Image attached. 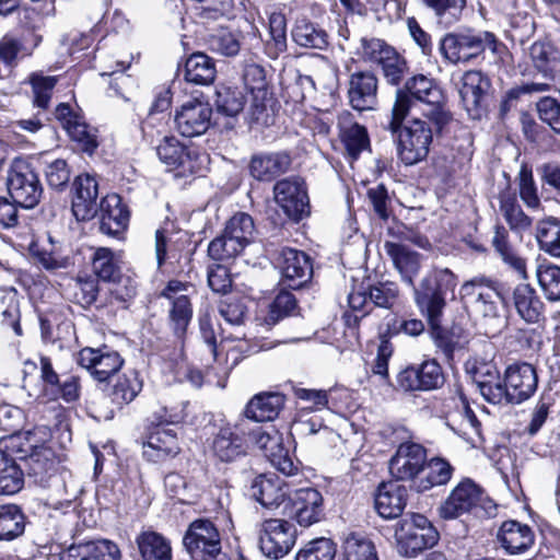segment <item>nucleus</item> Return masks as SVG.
<instances>
[{
    "instance_id": "nucleus-1",
    "label": "nucleus",
    "mask_w": 560,
    "mask_h": 560,
    "mask_svg": "<svg viewBox=\"0 0 560 560\" xmlns=\"http://www.w3.org/2000/svg\"><path fill=\"white\" fill-rule=\"evenodd\" d=\"M415 109L420 110L432 121L436 131H441L452 118L445 107L442 90L432 79L423 74L412 77L407 80L404 89L397 90L389 128L397 131L399 124Z\"/></svg>"
},
{
    "instance_id": "nucleus-2",
    "label": "nucleus",
    "mask_w": 560,
    "mask_h": 560,
    "mask_svg": "<svg viewBox=\"0 0 560 560\" xmlns=\"http://www.w3.org/2000/svg\"><path fill=\"white\" fill-rule=\"evenodd\" d=\"M504 48L493 33L470 28L446 33L439 42L440 54L452 65L472 62L486 50L499 56Z\"/></svg>"
},
{
    "instance_id": "nucleus-3",
    "label": "nucleus",
    "mask_w": 560,
    "mask_h": 560,
    "mask_svg": "<svg viewBox=\"0 0 560 560\" xmlns=\"http://www.w3.org/2000/svg\"><path fill=\"white\" fill-rule=\"evenodd\" d=\"M495 510L494 502L470 479L460 481L438 509L443 520H455L468 513L491 516Z\"/></svg>"
},
{
    "instance_id": "nucleus-4",
    "label": "nucleus",
    "mask_w": 560,
    "mask_h": 560,
    "mask_svg": "<svg viewBox=\"0 0 560 560\" xmlns=\"http://www.w3.org/2000/svg\"><path fill=\"white\" fill-rule=\"evenodd\" d=\"M459 293L476 316L487 322L501 318L503 296L498 281L477 276L465 281Z\"/></svg>"
},
{
    "instance_id": "nucleus-5",
    "label": "nucleus",
    "mask_w": 560,
    "mask_h": 560,
    "mask_svg": "<svg viewBox=\"0 0 560 560\" xmlns=\"http://www.w3.org/2000/svg\"><path fill=\"white\" fill-rule=\"evenodd\" d=\"M185 417L184 408L176 412L162 408L161 412L154 415L153 422H156V427L148 434L145 442H143V456L149 462L159 463L179 453L180 447L177 432L163 424L179 423Z\"/></svg>"
},
{
    "instance_id": "nucleus-6",
    "label": "nucleus",
    "mask_w": 560,
    "mask_h": 560,
    "mask_svg": "<svg viewBox=\"0 0 560 560\" xmlns=\"http://www.w3.org/2000/svg\"><path fill=\"white\" fill-rule=\"evenodd\" d=\"M255 224L244 212L234 214L225 224L222 234L212 240L208 254L214 260H225L238 256L254 241Z\"/></svg>"
},
{
    "instance_id": "nucleus-7",
    "label": "nucleus",
    "mask_w": 560,
    "mask_h": 560,
    "mask_svg": "<svg viewBox=\"0 0 560 560\" xmlns=\"http://www.w3.org/2000/svg\"><path fill=\"white\" fill-rule=\"evenodd\" d=\"M457 285V277L447 268L434 269L415 288V299L418 307L428 319L434 322L442 315L446 305V293L453 292Z\"/></svg>"
},
{
    "instance_id": "nucleus-8",
    "label": "nucleus",
    "mask_w": 560,
    "mask_h": 560,
    "mask_svg": "<svg viewBox=\"0 0 560 560\" xmlns=\"http://www.w3.org/2000/svg\"><path fill=\"white\" fill-rule=\"evenodd\" d=\"M183 544L194 560H229L222 551L220 532L210 520L199 518L190 523Z\"/></svg>"
},
{
    "instance_id": "nucleus-9",
    "label": "nucleus",
    "mask_w": 560,
    "mask_h": 560,
    "mask_svg": "<svg viewBox=\"0 0 560 560\" xmlns=\"http://www.w3.org/2000/svg\"><path fill=\"white\" fill-rule=\"evenodd\" d=\"M401 124L397 131H393L389 127L388 129L396 137L397 153L401 162L406 165H413L427 158L433 131L428 122L420 118L411 119L404 128H401Z\"/></svg>"
},
{
    "instance_id": "nucleus-10",
    "label": "nucleus",
    "mask_w": 560,
    "mask_h": 560,
    "mask_svg": "<svg viewBox=\"0 0 560 560\" xmlns=\"http://www.w3.org/2000/svg\"><path fill=\"white\" fill-rule=\"evenodd\" d=\"M11 199L23 208H34L40 200L43 187L38 175L30 163L16 159L11 164L7 177Z\"/></svg>"
},
{
    "instance_id": "nucleus-11",
    "label": "nucleus",
    "mask_w": 560,
    "mask_h": 560,
    "mask_svg": "<svg viewBox=\"0 0 560 560\" xmlns=\"http://www.w3.org/2000/svg\"><path fill=\"white\" fill-rule=\"evenodd\" d=\"M296 540L294 526L280 518L265 520L259 529V548L261 552L272 559L284 557L293 548Z\"/></svg>"
},
{
    "instance_id": "nucleus-12",
    "label": "nucleus",
    "mask_w": 560,
    "mask_h": 560,
    "mask_svg": "<svg viewBox=\"0 0 560 560\" xmlns=\"http://www.w3.org/2000/svg\"><path fill=\"white\" fill-rule=\"evenodd\" d=\"M276 203L288 218L299 221L310 213V202L305 183L292 176L276 183L273 187Z\"/></svg>"
},
{
    "instance_id": "nucleus-13",
    "label": "nucleus",
    "mask_w": 560,
    "mask_h": 560,
    "mask_svg": "<svg viewBox=\"0 0 560 560\" xmlns=\"http://www.w3.org/2000/svg\"><path fill=\"white\" fill-rule=\"evenodd\" d=\"M489 79L481 71H466L459 82L458 92L463 106L472 119H479L487 107Z\"/></svg>"
},
{
    "instance_id": "nucleus-14",
    "label": "nucleus",
    "mask_w": 560,
    "mask_h": 560,
    "mask_svg": "<svg viewBox=\"0 0 560 560\" xmlns=\"http://www.w3.org/2000/svg\"><path fill=\"white\" fill-rule=\"evenodd\" d=\"M211 117L212 108L208 102L190 100L176 110L175 128L183 137H198L209 129Z\"/></svg>"
},
{
    "instance_id": "nucleus-15",
    "label": "nucleus",
    "mask_w": 560,
    "mask_h": 560,
    "mask_svg": "<svg viewBox=\"0 0 560 560\" xmlns=\"http://www.w3.org/2000/svg\"><path fill=\"white\" fill-rule=\"evenodd\" d=\"M443 382L442 369L435 360L424 361L420 365H410L397 375L398 388L406 393L432 390L439 388Z\"/></svg>"
},
{
    "instance_id": "nucleus-16",
    "label": "nucleus",
    "mask_w": 560,
    "mask_h": 560,
    "mask_svg": "<svg viewBox=\"0 0 560 560\" xmlns=\"http://www.w3.org/2000/svg\"><path fill=\"white\" fill-rule=\"evenodd\" d=\"M425 460L427 451L422 445L413 442L402 443L389 460V472L396 480H410L415 483Z\"/></svg>"
},
{
    "instance_id": "nucleus-17",
    "label": "nucleus",
    "mask_w": 560,
    "mask_h": 560,
    "mask_svg": "<svg viewBox=\"0 0 560 560\" xmlns=\"http://www.w3.org/2000/svg\"><path fill=\"white\" fill-rule=\"evenodd\" d=\"M277 266L282 275V284L289 289H300L312 277L310 257L294 248H282L277 257Z\"/></svg>"
},
{
    "instance_id": "nucleus-18",
    "label": "nucleus",
    "mask_w": 560,
    "mask_h": 560,
    "mask_svg": "<svg viewBox=\"0 0 560 560\" xmlns=\"http://www.w3.org/2000/svg\"><path fill=\"white\" fill-rule=\"evenodd\" d=\"M189 285L178 280H171L161 295L170 300V323L177 338H183L192 317V307L187 295Z\"/></svg>"
},
{
    "instance_id": "nucleus-19",
    "label": "nucleus",
    "mask_w": 560,
    "mask_h": 560,
    "mask_svg": "<svg viewBox=\"0 0 560 560\" xmlns=\"http://www.w3.org/2000/svg\"><path fill=\"white\" fill-rule=\"evenodd\" d=\"M124 360L118 352L107 347L93 349L84 348L78 354V364L86 369L100 382L106 381L122 365Z\"/></svg>"
},
{
    "instance_id": "nucleus-20",
    "label": "nucleus",
    "mask_w": 560,
    "mask_h": 560,
    "mask_svg": "<svg viewBox=\"0 0 560 560\" xmlns=\"http://www.w3.org/2000/svg\"><path fill=\"white\" fill-rule=\"evenodd\" d=\"M290 516L303 527L320 522L324 517V499L322 493L314 488L296 490L291 499Z\"/></svg>"
},
{
    "instance_id": "nucleus-21",
    "label": "nucleus",
    "mask_w": 560,
    "mask_h": 560,
    "mask_svg": "<svg viewBox=\"0 0 560 560\" xmlns=\"http://www.w3.org/2000/svg\"><path fill=\"white\" fill-rule=\"evenodd\" d=\"M292 165V156L287 151H264L252 155L248 171L259 182H271L287 173Z\"/></svg>"
},
{
    "instance_id": "nucleus-22",
    "label": "nucleus",
    "mask_w": 560,
    "mask_h": 560,
    "mask_svg": "<svg viewBox=\"0 0 560 560\" xmlns=\"http://www.w3.org/2000/svg\"><path fill=\"white\" fill-rule=\"evenodd\" d=\"M156 154L170 170H178L183 175L194 174L199 170L196 152L175 137H164L156 147Z\"/></svg>"
},
{
    "instance_id": "nucleus-23",
    "label": "nucleus",
    "mask_w": 560,
    "mask_h": 560,
    "mask_svg": "<svg viewBox=\"0 0 560 560\" xmlns=\"http://www.w3.org/2000/svg\"><path fill=\"white\" fill-rule=\"evenodd\" d=\"M55 114L69 137L78 142L84 152L92 153L97 148L96 129L89 126L83 117L72 113L68 104H59Z\"/></svg>"
},
{
    "instance_id": "nucleus-24",
    "label": "nucleus",
    "mask_w": 560,
    "mask_h": 560,
    "mask_svg": "<svg viewBox=\"0 0 560 560\" xmlns=\"http://www.w3.org/2000/svg\"><path fill=\"white\" fill-rule=\"evenodd\" d=\"M505 382L511 404H522L530 398L537 389L538 377L529 363H517L505 370Z\"/></svg>"
},
{
    "instance_id": "nucleus-25",
    "label": "nucleus",
    "mask_w": 560,
    "mask_h": 560,
    "mask_svg": "<svg viewBox=\"0 0 560 560\" xmlns=\"http://www.w3.org/2000/svg\"><path fill=\"white\" fill-rule=\"evenodd\" d=\"M72 213L78 221H88L95 217L100 205L97 203L98 185L96 179L89 175H80L73 183Z\"/></svg>"
},
{
    "instance_id": "nucleus-26",
    "label": "nucleus",
    "mask_w": 560,
    "mask_h": 560,
    "mask_svg": "<svg viewBox=\"0 0 560 560\" xmlns=\"http://www.w3.org/2000/svg\"><path fill=\"white\" fill-rule=\"evenodd\" d=\"M255 442L277 470L285 476H293L298 472L299 467L291 458L289 451L284 448L279 432L258 431L255 434Z\"/></svg>"
},
{
    "instance_id": "nucleus-27",
    "label": "nucleus",
    "mask_w": 560,
    "mask_h": 560,
    "mask_svg": "<svg viewBox=\"0 0 560 560\" xmlns=\"http://www.w3.org/2000/svg\"><path fill=\"white\" fill-rule=\"evenodd\" d=\"M376 75L371 71H357L352 73L348 82V97L351 106L357 110L374 108L377 102Z\"/></svg>"
},
{
    "instance_id": "nucleus-28",
    "label": "nucleus",
    "mask_w": 560,
    "mask_h": 560,
    "mask_svg": "<svg viewBox=\"0 0 560 560\" xmlns=\"http://www.w3.org/2000/svg\"><path fill=\"white\" fill-rule=\"evenodd\" d=\"M500 546L506 553L515 556L529 550L535 542L533 529L517 521H505L497 534Z\"/></svg>"
},
{
    "instance_id": "nucleus-29",
    "label": "nucleus",
    "mask_w": 560,
    "mask_h": 560,
    "mask_svg": "<svg viewBox=\"0 0 560 560\" xmlns=\"http://www.w3.org/2000/svg\"><path fill=\"white\" fill-rule=\"evenodd\" d=\"M397 550L408 558L416 557L423 549L433 547L439 539V534L433 527L419 528L401 526L396 532Z\"/></svg>"
},
{
    "instance_id": "nucleus-30",
    "label": "nucleus",
    "mask_w": 560,
    "mask_h": 560,
    "mask_svg": "<svg viewBox=\"0 0 560 560\" xmlns=\"http://www.w3.org/2000/svg\"><path fill=\"white\" fill-rule=\"evenodd\" d=\"M98 210L101 212L100 229L104 234L117 236L127 228L129 212L120 196L107 195L102 199Z\"/></svg>"
},
{
    "instance_id": "nucleus-31",
    "label": "nucleus",
    "mask_w": 560,
    "mask_h": 560,
    "mask_svg": "<svg viewBox=\"0 0 560 560\" xmlns=\"http://www.w3.org/2000/svg\"><path fill=\"white\" fill-rule=\"evenodd\" d=\"M384 250L390 257L402 280L415 289L413 280L421 267L420 255L411 250L405 243L395 241H386Z\"/></svg>"
},
{
    "instance_id": "nucleus-32",
    "label": "nucleus",
    "mask_w": 560,
    "mask_h": 560,
    "mask_svg": "<svg viewBox=\"0 0 560 560\" xmlns=\"http://www.w3.org/2000/svg\"><path fill=\"white\" fill-rule=\"evenodd\" d=\"M118 546L106 539L72 545L60 553L59 560H119Z\"/></svg>"
},
{
    "instance_id": "nucleus-33",
    "label": "nucleus",
    "mask_w": 560,
    "mask_h": 560,
    "mask_svg": "<svg viewBox=\"0 0 560 560\" xmlns=\"http://www.w3.org/2000/svg\"><path fill=\"white\" fill-rule=\"evenodd\" d=\"M407 503V489L395 481L378 486L374 504L377 513L384 518L401 515Z\"/></svg>"
},
{
    "instance_id": "nucleus-34",
    "label": "nucleus",
    "mask_w": 560,
    "mask_h": 560,
    "mask_svg": "<svg viewBox=\"0 0 560 560\" xmlns=\"http://www.w3.org/2000/svg\"><path fill=\"white\" fill-rule=\"evenodd\" d=\"M337 127L346 151L352 159H358L360 153L369 148L370 142L365 128L355 122L351 113L347 110L338 115Z\"/></svg>"
},
{
    "instance_id": "nucleus-35",
    "label": "nucleus",
    "mask_w": 560,
    "mask_h": 560,
    "mask_svg": "<svg viewBox=\"0 0 560 560\" xmlns=\"http://www.w3.org/2000/svg\"><path fill=\"white\" fill-rule=\"evenodd\" d=\"M285 397L280 393H259L246 405L245 415L257 422L275 420L284 407Z\"/></svg>"
},
{
    "instance_id": "nucleus-36",
    "label": "nucleus",
    "mask_w": 560,
    "mask_h": 560,
    "mask_svg": "<svg viewBox=\"0 0 560 560\" xmlns=\"http://www.w3.org/2000/svg\"><path fill=\"white\" fill-rule=\"evenodd\" d=\"M252 497L265 508H277L287 498L288 491L278 477L260 475L250 487Z\"/></svg>"
},
{
    "instance_id": "nucleus-37",
    "label": "nucleus",
    "mask_w": 560,
    "mask_h": 560,
    "mask_svg": "<svg viewBox=\"0 0 560 560\" xmlns=\"http://www.w3.org/2000/svg\"><path fill=\"white\" fill-rule=\"evenodd\" d=\"M534 69L545 79H553L560 73V51L550 43L536 42L528 50Z\"/></svg>"
},
{
    "instance_id": "nucleus-38",
    "label": "nucleus",
    "mask_w": 560,
    "mask_h": 560,
    "mask_svg": "<svg viewBox=\"0 0 560 560\" xmlns=\"http://www.w3.org/2000/svg\"><path fill=\"white\" fill-rule=\"evenodd\" d=\"M492 245L504 265L508 266L518 279H527L526 260L511 245L509 233L504 226L495 228Z\"/></svg>"
},
{
    "instance_id": "nucleus-39",
    "label": "nucleus",
    "mask_w": 560,
    "mask_h": 560,
    "mask_svg": "<svg viewBox=\"0 0 560 560\" xmlns=\"http://www.w3.org/2000/svg\"><path fill=\"white\" fill-rule=\"evenodd\" d=\"M452 474L453 467L444 458L434 457L425 460L419 478L415 481V489L424 492L433 487L446 485Z\"/></svg>"
},
{
    "instance_id": "nucleus-40",
    "label": "nucleus",
    "mask_w": 560,
    "mask_h": 560,
    "mask_svg": "<svg viewBox=\"0 0 560 560\" xmlns=\"http://www.w3.org/2000/svg\"><path fill=\"white\" fill-rule=\"evenodd\" d=\"M217 75L214 60L203 52L190 55L185 62V80L197 85L213 83Z\"/></svg>"
},
{
    "instance_id": "nucleus-41",
    "label": "nucleus",
    "mask_w": 560,
    "mask_h": 560,
    "mask_svg": "<svg viewBox=\"0 0 560 560\" xmlns=\"http://www.w3.org/2000/svg\"><path fill=\"white\" fill-rule=\"evenodd\" d=\"M42 37L34 35L32 44L26 38L5 35L0 39V59L8 67H15L20 59L32 56Z\"/></svg>"
},
{
    "instance_id": "nucleus-42",
    "label": "nucleus",
    "mask_w": 560,
    "mask_h": 560,
    "mask_svg": "<svg viewBox=\"0 0 560 560\" xmlns=\"http://www.w3.org/2000/svg\"><path fill=\"white\" fill-rule=\"evenodd\" d=\"M136 542L143 560H172L170 541L156 532L144 530L140 533Z\"/></svg>"
},
{
    "instance_id": "nucleus-43",
    "label": "nucleus",
    "mask_w": 560,
    "mask_h": 560,
    "mask_svg": "<svg viewBox=\"0 0 560 560\" xmlns=\"http://www.w3.org/2000/svg\"><path fill=\"white\" fill-rule=\"evenodd\" d=\"M513 300L518 315L529 324L537 323L542 315V303L535 290L528 284L514 289Z\"/></svg>"
},
{
    "instance_id": "nucleus-44",
    "label": "nucleus",
    "mask_w": 560,
    "mask_h": 560,
    "mask_svg": "<svg viewBox=\"0 0 560 560\" xmlns=\"http://www.w3.org/2000/svg\"><path fill=\"white\" fill-rule=\"evenodd\" d=\"M24 486V472L10 455L0 451V494L12 495Z\"/></svg>"
},
{
    "instance_id": "nucleus-45",
    "label": "nucleus",
    "mask_w": 560,
    "mask_h": 560,
    "mask_svg": "<svg viewBox=\"0 0 560 560\" xmlns=\"http://www.w3.org/2000/svg\"><path fill=\"white\" fill-rule=\"evenodd\" d=\"M499 201L500 212L511 230L523 232L532 225V219L524 213L513 192L510 190L502 191Z\"/></svg>"
},
{
    "instance_id": "nucleus-46",
    "label": "nucleus",
    "mask_w": 560,
    "mask_h": 560,
    "mask_svg": "<svg viewBox=\"0 0 560 560\" xmlns=\"http://www.w3.org/2000/svg\"><path fill=\"white\" fill-rule=\"evenodd\" d=\"M213 451L223 462H231L245 453V440L230 428H222L213 441Z\"/></svg>"
},
{
    "instance_id": "nucleus-47",
    "label": "nucleus",
    "mask_w": 560,
    "mask_h": 560,
    "mask_svg": "<svg viewBox=\"0 0 560 560\" xmlns=\"http://www.w3.org/2000/svg\"><path fill=\"white\" fill-rule=\"evenodd\" d=\"M25 529V515L15 504L0 505V540H13Z\"/></svg>"
},
{
    "instance_id": "nucleus-48",
    "label": "nucleus",
    "mask_w": 560,
    "mask_h": 560,
    "mask_svg": "<svg viewBox=\"0 0 560 560\" xmlns=\"http://www.w3.org/2000/svg\"><path fill=\"white\" fill-rule=\"evenodd\" d=\"M536 238L540 249L551 256L560 257V220L548 218L539 221Z\"/></svg>"
},
{
    "instance_id": "nucleus-49",
    "label": "nucleus",
    "mask_w": 560,
    "mask_h": 560,
    "mask_svg": "<svg viewBox=\"0 0 560 560\" xmlns=\"http://www.w3.org/2000/svg\"><path fill=\"white\" fill-rule=\"evenodd\" d=\"M93 272L102 280L115 282L120 268L117 255L107 247H98L92 257Z\"/></svg>"
},
{
    "instance_id": "nucleus-50",
    "label": "nucleus",
    "mask_w": 560,
    "mask_h": 560,
    "mask_svg": "<svg viewBox=\"0 0 560 560\" xmlns=\"http://www.w3.org/2000/svg\"><path fill=\"white\" fill-rule=\"evenodd\" d=\"M345 560H378L374 544L364 535L351 533L342 545Z\"/></svg>"
},
{
    "instance_id": "nucleus-51",
    "label": "nucleus",
    "mask_w": 560,
    "mask_h": 560,
    "mask_svg": "<svg viewBox=\"0 0 560 560\" xmlns=\"http://www.w3.org/2000/svg\"><path fill=\"white\" fill-rule=\"evenodd\" d=\"M142 389V380L135 371L122 374L112 389V400L117 405L131 402Z\"/></svg>"
},
{
    "instance_id": "nucleus-52",
    "label": "nucleus",
    "mask_w": 560,
    "mask_h": 560,
    "mask_svg": "<svg viewBox=\"0 0 560 560\" xmlns=\"http://www.w3.org/2000/svg\"><path fill=\"white\" fill-rule=\"evenodd\" d=\"M294 43L301 47L325 49L328 45L325 31L305 21L299 22L292 30Z\"/></svg>"
},
{
    "instance_id": "nucleus-53",
    "label": "nucleus",
    "mask_w": 560,
    "mask_h": 560,
    "mask_svg": "<svg viewBox=\"0 0 560 560\" xmlns=\"http://www.w3.org/2000/svg\"><path fill=\"white\" fill-rule=\"evenodd\" d=\"M244 105L245 97L238 89L226 85L217 88L215 106L220 114L234 117L243 110Z\"/></svg>"
},
{
    "instance_id": "nucleus-54",
    "label": "nucleus",
    "mask_w": 560,
    "mask_h": 560,
    "mask_svg": "<svg viewBox=\"0 0 560 560\" xmlns=\"http://www.w3.org/2000/svg\"><path fill=\"white\" fill-rule=\"evenodd\" d=\"M422 3L431 9L440 22L454 24L462 18L466 8L467 0H421Z\"/></svg>"
},
{
    "instance_id": "nucleus-55",
    "label": "nucleus",
    "mask_w": 560,
    "mask_h": 560,
    "mask_svg": "<svg viewBox=\"0 0 560 560\" xmlns=\"http://www.w3.org/2000/svg\"><path fill=\"white\" fill-rule=\"evenodd\" d=\"M336 545L329 538H317L308 541L295 556V560H334Z\"/></svg>"
},
{
    "instance_id": "nucleus-56",
    "label": "nucleus",
    "mask_w": 560,
    "mask_h": 560,
    "mask_svg": "<svg viewBox=\"0 0 560 560\" xmlns=\"http://www.w3.org/2000/svg\"><path fill=\"white\" fill-rule=\"evenodd\" d=\"M0 304L2 324L11 327L15 335L20 336L22 334V328L20 325L18 291L15 289L5 291L0 300Z\"/></svg>"
},
{
    "instance_id": "nucleus-57",
    "label": "nucleus",
    "mask_w": 560,
    "mask_h": 560,
    "mask_svg": "<svg viewBox=\"0 0 560 560\" xmlns=\"http://www.w3.org/2000/svg\"><path fill=\"white\" fill-rule=\"evenodd\" d=\"M42 397L45 400L62 398L66 402H73L80 397V380L75 375H69L52 389H43Z\"/></svg>"
},
{
    "instance_id": "nucleus-58",
    "label": "nucleus",
    "mask_w": 560,
    "mask_h": 560,
    "mask_svg": "<svg viewBox=\"0 0 560 560\" xmlns=\"http://www.w3.org/2000/svg\"><path fill=\"white\" fill-rule=\"evenodd\" d=\"M388 51L378 66L386 81L392 85H398L407 72V62L394 48Z\"/></svg>"
},
{
    "instance_id": "nucleus-59",
    "label": "nucleus",
    "mask_w": 560,
    "mask_h": 560,
    "mask_svg": "<svg viewBox=\"0 0 560 560\" xmlns=\"http://www.w3.org/2000/svg\"><path fill=\"white\" fill-rule=\"evenodd\" d=\"M537 279L548 300H560V267L553 265L539 266Z\"/></svg>"
},
{
    "instance_id": "nucleus-60",
    "label": "nucleus",
    "mask_w": 560,
    "mask_h": 560,
    "mask_svg": "<svg viewBox=\"0 0 560 560\" xmlns=\"http://www.w3.org/2000/svg\"><path fill=\"white\" fill-rule=\"evenodd\" d=\"M517 180L520 197L523 202L530 209H538L540 207V198L538 196L532 168L525 164L522 165Z\"/></svg>"
},
{
    "instance_id": "nucleus-61",
    "label": "nucleus",
    "mask_w": 560,
    "mask_h": 560,
    "mask_svg": "<svg viewBox=\"0 0 560 560\" xmlns=\"http://www.w3.org/2000/svg\"><path fill=\"white\" fill-rule=\"evenodd\" d=\"M30 83L33 88L35 106L43 109L47 108L57 83V78L32 73L30 75Z\"/></svg>"
},
{
    "instance_id": "nucleus-62",
    "label": "nucleus",
    "mask_w": 560,
    "mask_h": 560,
    "mask_svg": "<svg viewBox=\"0 0 560 560\" xmlns=\"http://www.w3.org/2000/svg\"><path fill=\"white\" fill-rule=\"evenodd\" d=\"M479 392L482 397L490 404H511L505 377L502 380L500 374H498L495 378L493 377V380L490 378L488 382H483L482 386L479 387Z\"/></svg>"
},
{
    "instance_id": "nucleus-63",
    "label": "nucleus",
    "mask_w": 560,
    "mask_h": 560,
    "mask_svg": "<svg viewBox=\"0 0 560 560\" xmlns=\"http://www.w3.org/2000/svg\"><path fill=\"white\" fill-rule=\"evenodd\" d=\"M209 46L213 51L224 56H235L241 48L238 37L225 28H220L210 36Z\"/></svg>"
},
{
    "instance_id": "nucleus-64",
    "label": "nucleus",
    "mask_w": 560,
    "mask_h": 560,
    "mask_svg": "<svg viewBox=\"0 0 560 560\" xmlns=\"http://www.w3.org/2000/svg\"><path fill=\"white\" fill-rule=\"evenodd\" d=\"M244 83L250 93H256V100L267 98L268 90L265 69L256 63L247 65L243 74Z\"/></svg>"
}]
</instances>
